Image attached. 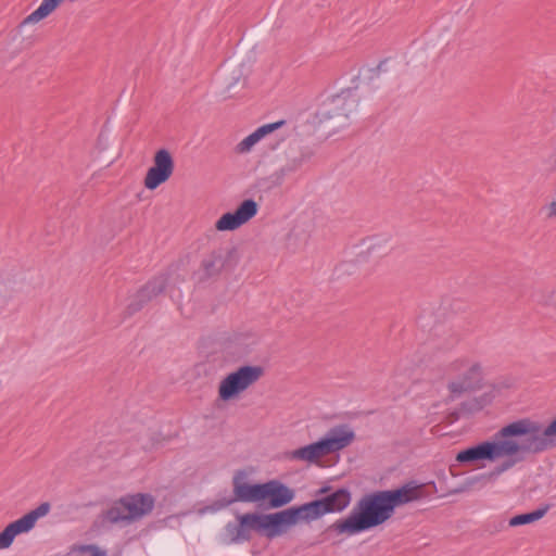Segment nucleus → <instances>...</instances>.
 <instances>
[{
    "instance_id": "nucleus-9",
    "label": "nucleus",
    "mask_w": 556,
    "mask_h": 556,
    "mask_svg": "<svg viewBox=\"0 0 556 556\" xmlns=\"http://www.w3.org/2000/svg\"><path fill=\"white\" fill-rule=\"evenodd\" d=\"M450 370L457 374V376L447 383V390L452 397L479 390L483 386V370L480 363L460 358L451 363Z\"/></svg>"
},
{
    "instance_id": "nucleus-12",
    "label": "nucleus",
    "mask_w": 556,
    "mask_h": 556,
    "mask_svg": "<svg viewBox=\"0 0 556 556\" xmlns=\"http://www.w3.org/2000/svg\"><path fill=\"white\" fill-rule=\"evenodd\" d=\"M50 509V503L43 502L20 519L9 523L0 532V549L10 547L16 535L30 531L35 527L37 520L48 515Z\"/></svg>"
},
{
    "instance_id": "nucleus-10",
    "label": "nucleus",
    "mask_w": 556,
    "mask_h": 556,
    "mask_svg": "<svg viewBox=\"0 0 556 556\" xmlns=\"http://www.w3.org/2000/svg\"><path fill=\"white\" fill-rule=\"evenodd\" d=\"M520 420L523 422H530V427H532L534 431L533 435L538 439V447H535V451L533 450L513 455H504L503 457H507V459L495 469L496 473H502L515 466L517 463L523 462L528 455L541 454L556 446V418L545 428L541 422L530 418H521Z\"/></svg>"
},
{
    "instance_id": "nucleus-2",
    "label": "nucleus",
    "mask_w": 556,
    "mask_h": 556,
    "mask_svg": "<svg viewBox=\"0 0 556 556\" xmlns=\"http://www.w3.org/2000/svg\"><path fill=\"white\" fill-rule=\"evenodd\" d=\"M530 426V422L522 420L509 422L495 432L492 441H483L460 451L456 455V460L462 464L477 460L493 462L503 458L504 455L535 451L539 443Z\"/></svg>"
},
{
    "instance_id": "nucleus-8",
    "label": "nucleus",
    "mask_w": 556,
    "mask_h": 556,
    "mask_svg": "<svg viewBox=\"0 0 556 556\" xmlns=\"http://www.w3.org/2000/svg\"><path fill=\"white\" fill-rule=\"evenodd\" d=\"M238 262L239 255L235 247H216L203 255L198 269L199 280L218 279L222 275L232 271Z\"/></svg>"
},
{
    "instance_id": "nucleus-16",
    "label": "nucleus",
    "mask_w": 556,
    "mask_h": 556,
    "mask_svg": "<svg viewBox=\"0 0 556 556\" xmlns=\"http://www.w3.org/2000/svg\"><path fill=\"white\" fill-rule=\"evenodd\" d=\"M257 213V203L252 199L242 201L233 212L223 214L215 224L219 231L235 230Z\"/></svg>"
},
{
    "instance_id": "nucleus-29",
    "label": "nucleus",
    "mask_w": 556,
    "mask_h": 556,
    "mask_svg": "<svg viewBox=\"0 0 556 556\" xmlns=\"http://www.w3.org/2000/svg\"><path fill=\"white\" fill-rule=\"evenodd\" d=\"M548 216H556V201L551 203Z\"/></svg>"
},
{
    "instance_id": "nucleus-4",
    "label": "nucleus",
    "mask_w": 556,
    "mask_h": 556,
    "mask_svg": "<svg viewBox=\"0 0 556 556\" xmlns=\"http://www.w3.org/2000/svg\"><path fill=\"white\" fill-rule=\"evenodd\" d=\"M317 498L300 506H292L296 520L309 523L326 514L340 513L351 503V492L345 488L332 490L331 486H323L315 492Z\"/></svg>"
},
{
    "instance_id": "nucleus-11",
    "label": "nucleus",
    "mask_w": 556,
    "mask_h": 556,
    "mask_svg": "<svg viewBox=\"0 0 556 556\" xmlns=\"http://www.w3.org/2000/svg\"><path fill=\"white\" fill-rule=\"evenodd\" d=\"M264 376L261 366L244 365L228 374L218 386V397L222 401H230L241 392L253 386Z\"/></svg>"
},
{
    "instance_id": "nucleus-1",
    "label": "nucleus",
    "mask_w": 556,
    "mask_h": 556,
    "mask_svg": "<svg viewBox=\"0 0 556 556\" xmlns=\"http://www.w3.org/2000/svg\"><path fill=\"white\" fill-rule=\"evenodd\" d=\"M426 496V485L418 484L416 481H409L394 490L365 494L354 505L346 518L337 520L327 530L348 535L370 530L389 520L396 507Z\"/></svg>"
},
{
    "instance_id": "nucleus-6",
    "label": "nucleus",
    "mask_w": 556,
    "mask_h": 556,
    "mask_svg": "<svg viewBox=\"0 0 556 556\" xmlns=\"http://www.w3.org/2000/svg\"><path fill=\"white\" fill-rule=\"evenodd\" d=\"M359 100L350 89L344 90L327 101L318 109L316 117L320 124H326L333 131L348 125L350 114L357 110Z\"/></svg>"
},
{
    "instance_id": "nucleus-18",
    "label": "nucleus",
    "mask_w": 556,
    "mask_h": 556,
    "mask_svg": "<svg viewBox=\"0 0 556 556\" xmlns=\"http://www.w3.org/2000/svg\"><path fill=\"white\" fill-rule=\"evenodd\" d=\"M63 1L64 0H42L40 5L23 20L21 25L35 24L48 17L62 4Z\"/></svg>"
},
{
    "instance_id": "nucleus-14",
    "label": "nucleus",
    "mask_w": 556,
    "mask_h": 556,
    "mask_svg": "<svg viewBox=\"0 0 556 556\" xmlns=\"http://www.w3.org/2000/svg\"><path fill=\"white\" fill-rule=\"evenodd\" d=\"M167 286V276L161 274L148 281L130 300L124 311V317H130L140 312L150 301L164 292Z\"/></svg>"
},
{
    "instance_id": "nucleus-20",
    "label": "nucleus",
    "mask_w": 556,
    "mask_h": 556,
    "mask_svg": "<svg viewBox=\"0 0 556 556\" xmlns=\"http://www.w3.org/2000/svg\"><path fill=\"white\" fill-rule=\"evenodd\" d=\"M281 175L276 172L270 177H264L256 180L254 188H256L258 191H269L273 188L279 186L282 182Z\"/></svg>"
},
{
    "instance_id": "nucleus-23",
    "label": "nucleus",
    "mask_w": 556,
    "mask_h": 556,
    "mask_svg": "<svg viewBox=\"0 0 556 556\" xmlns=\"http://www.w3.org/2000/svg\"><path fill=\"white\" fill-rule=\"evenodd\" d=\"M285 124H286L285 121H279V122H276V123L266 124V125H263V126L258 127L253 132L257 136V139L261 140L262 138H264L268 134L277 130L278 128H280Z\"/></svg>"
},
{
    "instance_id": "nucleus-13",
    "label": "nucleus",
    "mask_w": 556,
    "mask_h": 556,
    "mask_svg": "<svg viewBox=\"0 0 556 556\" xmlns=\"http://www.w3.org/2000/svg\"><path fill=\"white\" fill-rule=\"evenodd\" d=\"M175 163L170 152L160 149L153 156V165L148 169L144 177V187L154 190L166 182L174 173Z\"/></svg>"
},
{
    "instance_id": "nucleus-28",
    "label": "nucleus",
    "mask_w": 556,
    "mask_h": 556,
    "mask_svg": "<svg viewBox=\"0 0 556 556\" xmlns=\"http://www.w3.org/2000/svg\"><path fill=\"white\" fill-rule=\"evenodd\" d=\"M465 405L468 406L469 409H475V410H480L483 407L482 403L477 399L471 400L470 402L466 403Z\"/></svg>"
},
{
    "instance_id": "nucleus-19",
    "label": "nucleus",
    "mask_w": 556,
    "mask_h": 556,
    "mask_svg": "<svg viewBox=\"0 0 556 556\" xmlns=\"http://www.w3.org/2000/svg\"><path fill=\"white\" fill-rule=\"evenodd\" d=\"M548 510V506L538 508L530 513L519 514L509 519L508 525L510 527H519L523 525H529L539 519L543 518Z\"/></svg>"
},
{
    "instance_id": "nucleus-21",
    "label": "nucleus",
    "mask_w": 556,
    "mask_h": 556,
    "mask_svg": "<svg viewBox=\"0 0 556 556\" xmlns=\"http://www.w3.org/2000/svg\"><path fill=\"white\" fill-rule=\"evenodd\" d=\"M535 301L544 306H556V291L549 288L539 290L535 294Z\"/></svg>"
},
{
    "instance_id": "nucleus-26",
    "label": "nucleus",
    "mask_w": 556,
    "mask_h": 556,
    "mask_svg": "<svg viewBox=\"0 0 556 556\" xmlns=\"http://www.w3.org/2000/svg\"><path fill=\"white\" fill-rule=\"evenodd\" d=\"M79 551L81 553H88V554H90V556H106L105 552L101 551L96 545H81L79 547Z\"/></svg>"
},
{
    "instance_id": "nucleus-3",
    "label": "nucleus",
    "mask_w": 556,
    "mask_h": 556,
    "mask_svg": "<svg viewBox=\"0 0 556 556\" xmlns=\"http://www.w3.org/2000/svg\"><path fill=\"white\" fill-rule=\"evenodd\" d=\"M296 523L292 507L271 514L247 513L237 515V522L225 526V536L229 543L238 544L252 540V534L269 540L287 533Z\"/></svg>"
},
{
    "instance_id": "nucleus-7",
    "label": "nucleus",
    "mask_w": 556,
    "mask_h": 556,
    "mask_svg": "<svg viewBox=\"0 0 556 556\" xmlns=\"http://www.w3.org/2000/svg\"><path fill=\"white\" fill-rule=\"evenodd\" d=\"M153 508L154 497L151 494L137 493L115 502L103 513V518L111 523L130 522L150 514Z\"/></svg>"
},
{
    "instance_id": "nucleus-25",
    "label": "nucleus",
    "mask_w": 556,
    "mask_h": 556,
    "mask_svg": "<svg viewBox=\"0 0 556 556\" xmlns=\"http://www.w3.org/2000/svg\"><path fill=\"white\" fill-rule=\"evenodd\" d=\"M303 159H295L292 162L288 163L286 166L281 167L278 173L281 175L282 179L286 175L295 172L302 165Z\"/></svg>"
},
{
    "instance_id": "nucleus-17",
    "label": "nucleus",
    "mask_w": 556,
    "mask_h": 556,
    "mask_svg": "<svg viewBox=\"0 0 556 556\" xmlns=\"http://www.w3.org/2000/svg\"><path fill=\"white\" fill-rule=\"evenodd\" d=\"M295 492L277 479L263 483L262 501L267 500L269 508H281L293 501Z\"/></svg>"
},
{
    "instance_id": "nucleus-27",
    "label": "nucleus",
    "mask_w": 556,
    "mask_h": 556,
    "mask_svg": "<svg viewBox=\"0 0 556 556\" xmlns=\"http://www.w3.org/2000/svg\"><path fill=\"white\" fill-rule=\"evenodd\" d=\"M386 64V60L379 62V64L376 66V67H372V68H368L367 72H368V78L369 79H374L376 77H378V75L380 74V72L383 71V65Z\"/></svg>"
},
{
    "instance_id": "nucleus-22",
    "label": "nucleus",
    "mask_w": 556,
    "mask_h": 556,
    "mask_svg": "<svg viewBox=\"0 0 556 556\" xmlns=\"http://www.w3.org/2000/svg\"><path fill=\"white\" fill-rule=\"evenodd\" d=\"M285 124H286L285 121H279V122H276V123L266 124V125H263V126L258 127L253 132L257 136V139L261 140L262 138H264L268 134L277 130L278 128H280Z\"/></svg>"
},
{
    "instance_id": "nucleus-15",
    "label": "nucleus",
    "mask_w": 556,
    "mask_h": 556,
    "mask_svg": "<svg viewBox=\"0 0 556 556\" xmlns=\"http://www.w3.org/2000/svg\"><path fill=\"white\" fill-rule=\"evenodd\" d=\"M247 476L244 470H237L235 472L232 477L233 496L225 500L223 506H228L236 502L256 503L262 501L263 483H248L244 481Z\"/></svg>"
},
{
    "instance_id": "nucleus-5",
    "label": "nucleus",
    "mask_w": 556,
    "mask_h": 556,
    "mask_svg": "<svg viewBox=\"0 0 556 556\" xmlns=\"http://www.w3.org/2000/svg\"><path fill=\"white\" fill-rule=\"evenodd\" d=\"M355 433L345 425L331 428L319 441L286 453V458L318 464L320 458L349 446Z\"/></svg>"
},
{
    "instance_id": "nucleus-24",
    "label": "nucleus",
    "mask_w": 556,
    "mask_h": 556,
    "mask_svg": "<svg viewBox=\"0 0 556 556\" xmlns=\"http://www.w3.org/2000/svg\"><path fill=\"white\" fill-rule=\"evenodd\" d=\"M260 140L257 139V136L252 132L248 137H245L241 142L238 143L236 147V151L238 153H245L251 150V148L257 143Z\"/></svg>"
}]
</instances>
